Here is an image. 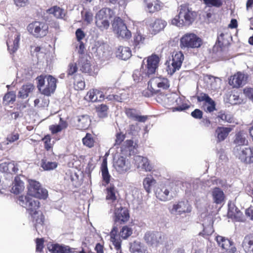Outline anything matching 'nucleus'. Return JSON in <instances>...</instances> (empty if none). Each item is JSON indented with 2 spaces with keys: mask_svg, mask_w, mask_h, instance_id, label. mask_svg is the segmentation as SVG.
I'll use <instances>...</instances> for the list:
<instances>
[{
  "mask_svg": "<svg viewBox=\"0 0 253 253\" xmlns=\"http://www.w3.org/2000/svg\"><path fill=\"white\" fill-rule=\"evenodd\" d=\"M202 43V39L193 33L185 34L180 40V46L181 48H198L201 46Z\"/></svg>",
  "mask_w": 253,
  "mask_h": 253,
  "instance_id": "6",
  "label": "nucleus"
},
{
  "mask_svg": "<svg viewBox=\"0 0 253 253\" xmlns=\"http://www.w3.org/2000/svg\"><path fill=\"white\" fill-rule=\"evenodd\" d=\"M84 16V20L87 23H90L93 20V14L89 11H85Z\"/></svg>",
  "mask_w": 253,
  "mask_h": 253,
  "instance_id": "62",
  "label": "nucleus"
},
{
  "mask_svg": "<svg viewBox=\"0 0 253 253\" xmlns=\"http://www.w3.org/2000/svg\"><path fill=\"white\" fill-rule=\"evenodd\" d=\"M78 68L75 63H71L69 64L67 74L68 76L73 75L77 71Z\"/></svg>",
  "mask_w": 253,
  "mask_h": 253,
  "instance_id": "57",
  "label": "nucleus"
},
{
  "mask_svg": "<svg viewBox=\"0 0 253 253\" xmlns=\"http://www.w3.org/2000/svg\"><path fill=\"white\" fill-rule=\"evenodd\" d=\"M234 142V143L237 145L236 146H240L247 145L248 143L245 135L241 132H239L236 134Z\"/></svg>",
  "mask_w": 253,
  "mask_h": 253,
  "instance_id": "47",
  "label": "nucleus"
},
{
  "mask_svg": "<svg viewBox=\"0 0 253 253\" xmlns=\"http://www.w3.org/2000/svg\"><path fill=\"white\" fill-rule=\"evenodd\" d=\"M211 195L213 202L216 204H221L224 202L225 195L221 189L217 187L213 188Z\"/></svg>",
  "mask_w": 253,
  "mask_h": 253,
  "instance_id": "33",
  "label": "nucleus"
},
{
  "mask_svg": "<svg viewBox=\"0 0 253 253\" xmlns=\"http://www.w3.org/2000/svg\"><path fill=\"white\" fill-rule=\"evenodd\" d=\"M110 9L102 8L99 10L95 16L96 26L101 31L107 29L110 25Z\"/></svg>",
  "mask_w": 253,
  "mask_h": 253,
  "instance_id": "9",
  "label": "nucleus"
},
{
  "mask_svg": "<svg viewBox=\"0 0 253 253\" xmlns=\"http://www.w3.org/2000/svg\"><path fill=\"white\" fill-rule=\"evenodd\" d=\"M34 86L32 84H27L23 85L19 91L18 96L22 98H26L28 97L29 93L32 92Z\"/></svg>",
  "mask_w": 253,
  "mask_h": 253,
  "instance_id": "38",
  "label": "nucleus"
},
{
  "mask_svg": "<svg viewBox=\"0 0 253 253\" xmlns=\"http://www.w3.org/2000/svg\"><path fill=\"white\" fill-rule=\"evenodd\" d=\"M178 15L171 20V24L177 27L189 25L194 20L196 13L186 5H181Z\"/></svg>",
  "mask_w": 253,
  "mask_h": 253,
  "instance_id": "3",
  "label": "nucleus"
},
{
  "mask_svg": "<svg viewBox=\"0 0 253 253\" xmlns=\"http://www.w3.org/2000/svg\"><path fill=\"white\" fill-rule=\"evenodd\" d=\"M47 248L51 253H73L75 252L74 248L58 244H48Z\"/></svg>",
  "mask_w": 253,
  "mask_h": 253,
  "instance_id": "18",
  "label": "nucleus"
},
{
  "mask_svg": "<svg viewBox=\"0 0 253 253\" xmlns=\"http://www.w3.org/2000/svg\"><path fill=\"white\" fill-rule=\"evenodd\" d=\"M3 167V171L5 172L11 173V172H17L18 169L16 164H15L14 162L8 163L7 164H1L0 168Z\"/></svg>",
  "mask_w": 253,
  "mask_h": 253,
  "instance_id": "45",
  "label": "nucleus"
},
{
  "mask_svg": "<svg viewBox=\"0 0 253 253\" xmlns=\"http://www.w3.org/2000/svg\"><path fill=\"white\" fill-rule=\"evenodd\" d=\"M155 179L151 175L145 177L143 181V185L146 191L149 193L151 192L152 188L156 184Z\"/></svg>",
  "mask_w": 253,
  "mask_h": 253,
  "instance_id": "40",
  "label": "nucleus"
},
{
  "mask_svg": "<svg viewBox=\"0 0 253 253\" xmlns=\"http://www.w3.org/2000/svg\"><path fill=\"white\" fill-rule=\"evenodd\" d=\"M169 84L167 78L156 77L151 79L148 87L152 93H157L161 88L166 89L169 87Z\"/></svg>",
  "mask_w": 253,
  "mask_h": 253,
  "instance_id": "11",
  "label": "nucleus"
},
{
  "mask_svg": "<svg viewBox=\"0 0 253 253\" xmlns=\"http://www.w3.org/2000/svg\"><path fill=\"white\" fill-rule=\"evenodd\" d=\"M199 102L205 101V103L211 101L212 99L207 94L202 93L197 96Z\"/></svg>",
  "mask_w": 253,
  "mask_h": 253,
  "instance_id": "59",
  "label": "nucleus"
},
{
  "mask_svg": "<svg viewBox=\"0 0 253 253\" xmlns=\"http://www.w3.org/2000/svg\"><path fill=\"white\" fill-rule=\"evenodd\" d=\"M67 126V123L65 122L62 121V119L60 118V122L59 124L57 125L51 126L49 129L52 133H56L61 131L63 129L66 128Z\"/></svg>",
  "mask_w": 253,
  "mask_h": 253,
  "instance_id": "48",
  "label": "nucleus"
},
{
  "mask_svg": "<svg viewBox=\"0 0 253 253\" xmlns=\"http://www.w3.org/2000/svg\"><path fill=\"white\" fill-rule=\"evenodd\" d=\"M131 253H148L147 248L139 241H134L130 245Z\"/></svg>",
  "mask_w": 253,
  "mask_h": 253,
  "instance_id": "28",
  "label": "nucleus"
},
{
  "mask_svg": "<svg viewBox=\"0 0 253 253\" xmlns=\"http://www.w3.org/2000/svg\"><path fill=\"white\" fill-rule=\"evenodd\" d=\"M146 10L150 13H154L160 9V4L157 0H144Z\"/></svg>",
  "mask_w": 253,
  "mask_h": 253,
  "instance_id": "35",
  "label": "nucleus"
},
{
  "mask_svg": "<svg viewBox=\"0 0 253 253\" xmlns=\"http://www.w3.org/2000/svg\"><path fill=\"white\" fill-rule=\"evenodd\" d=\"M104 98V95L103 92L97 89L89 90L85 96V100L93 102L101 101Z\"/></svg>",
  "mask_w": 253,
  "mask_h": 253,
  "instance_id": "20",
  "label": "nucleus"
},
{
  "mask_svg": "<svg viewBox=\"0 0 253 253\" xmlns=\"http://www.w3.org/2000/svg\"><path fill=\"white\" fill-rule=\"evenodd\" d=\"M126 113L128 118L139 122L144 123L148 118L147 116L139 115L137 111L133 109H126Z\"/></svg>",
  "mask_w": 253,
  "mask_h": 253,
  "instance_id": "26",
  "label": "nucleus"
},
{
  "mask_svg": "<svg viewBox=\"0 0 253 253\" xmlns=\"http://www.w3.org/2000/svg\"><path fill=\"white\" fill-rule=\"evenodd\" d=\"M101 171L103 182V184L106 185L109 183L111 178V175L109 173L107 168V161L106 159L103 160L101 166Z\"/></svg>",
  "mask_w": 253,
  "mask_h": 253,
  "instance_id": "29",
  "label": "nucleus"
},
{
  "mask_svg": "<svg viewBox=\"0 0 253 253\" xmlns=\"http://www.w3.org/2000/svg\"><path fill=\"white\" fill-rule=\"evenodd\" d=\"M145 40V36L142 35L140 32H137L134 38V42L135 46L140 45L143 44Z\"/></svg>",
  "mask_w": 253,
  "mask_h": 253,
  "instance_id": "52",
  "label": "nucleus"
},
{
  "mask_svg": "<svg viewBox=\"0 0 253 253\" xmlns=\"http://www.w3.org/2000/svg\"><path fill=\"white\" fill-rule=\"evenodd\" d=\"M80 70L84 73H89L91 71L90 62L86 59L82 58L79 62Z\"/></svg>",
  "mask_w": 253,
  "mask_h": 253,
  "instance_id": "46",
  "label": "nucleus"
},
{
  "mask_svg": "<svg viewBox=\"0 0 253 253\" xmlns=\"http://www.w3.org/2000/svg\"><path fill=\"white\" fill-rule=\"evenodd\" d=\"M98 116L100 118H104L108 116V107L104 104L98 105L95 107Z\"/></svg>",
  "mask_w": 253,
  "mask_h": 253,
  "instance_id": "42",
  "label": "nucleus"
},
{
  "mask_svg": "<svg viewBox=\"0 0 253 253\" xmlns=\"http://www.w3.org/2000/svg\"><path fill=\"white\" fill-rule=\"evenodd\" d=\"M132 229L126 225L124 226L120 230L119 234L117 235L122 241V239L126 240L132 234Z\"/></svg>",
  "mask_w": 253,
  "mask_h": 253,
  "instance_id": "41",
  "label": "nucleus"
},
{
  "mask_svg": "<svg viewBox=\"0 0 253 253\" xmlns=\"http://www.w3.org/2000/svg\"><path fill=\"white\" fill-rule=\"evenodd\" d=\"M18 200L19 204L29 211L33 218L35 227L38 231V229L42 226L44 219L41 212L37 211L40 202L38 200H33L28 196H20Z\"/></svg>",
  "mask_w": 253,
  "mask_h": 253,
  "instance_id": "2",
  "label": "nucleus"
},
{
  "mask_svg": "<svg viewBox=\"0 0 253 253\" xmlns=\"http://www.w3.org/2000/svg\"><path fill=\"white\" fill-rule=\"evenodd\" d=\"M192 209L191 205L187 201L185 200L178 201L174 204L172 208L169 209V211L172 214L180 215L190 213Z\"/></svg>",
  "mask_w": 253,
  "mask_h": 253,
  "instance_id": "12",
  "label": "nucleus"
},
{
  "mask_svg": "<svg viewBox=\"0 0 253 253\" xmlns=\"http://www.w3.org/2000/svg\"><path fill=\"white\" fill-rule=\"evenodd\" d=\"M19 138V135L17 133H13L9 134L7 137V140L9 142H13L18 140Z\"/></svg>",
  "mask_w": 253,
  "mask_h": 253,
  "instance_id": "64",
  "label": "nucleus"
},
{
  "mask_svg": "<svg viewBox=\"0 0 253 253\" xmlns=\"http://www.w3.org/2000/svg\"><path fill=\"white\" fill-rule=\"evenodd\" d=\"M137 145L131 140H126L123 147L122 151L126 155L131 156L137 153Z\"/></svg>",
  "mask_w": 253,
  "mask_h": 253,
  "instance_id": "23",
  "label": "nucleus"
},
{
  "mask_svg": "<svg viewBox=\"0 0 253 253\" xmlns=\"http://www.w3.org/2000/svg\"><path fill=\"white\" fill-rule=\"evenodd\" d=\"M42 141L44 143V147L47 150H49L51 148L52 145L50 142L51 139L49 135L45 136L44 138H43Z\"/></svg>",
  "mask_w": 253,
  "mask_h": 253,
  "instance_id": "60",
  "label": "nucleus"
},
{
  "mask_svg": "<svg viewBox=\"0 0 253 253\" xmlns=\"http://www.w3.org/2000/svg\"><path fill=\"white\" fill-rule=\"evenodd\" d=\"M38 88L41 93L49 96L56 87V79L50 75H41L37 78Z\"/></svg>",
  "mask_w": 253,
  "mask_h": 253,
  "instance_id": "4",
  "label": "nucleus"
},
{
  "mask_svg": "<svg viewBox=\"0 0 253 253\" xmlns=\"http://www.w3.org/2000/svg\"><path fill=\"white\" fill-rule=\"evenodd\" d=\"M205 3L209 6L220 7L222 4L221 0H203Z\"/></svg>",
  "mask_w": 253,
  "mask_h": 253,
  "instance_id": "56",
  "label": "nucleus"
},
{
  "mask_svg": "<svg viewBox=\"0 0 253 253\" xmlns=\"http://www.w3.org/2000/svg\"><path fill=\"white\" fill-rule=\"evenodd\" d=\"M216 241L218 246L225 250L227 253H236L237 252V249L234 243L228 239L221 236H217Z\"/></svg>",
  "mask_w": 253,
  "mask_h": 253,
  "instance_id": "16",
  "label": "nucleus"
},
{
  "mask_svg": "<svg viewBox=\"0 0 253 253\" xmlns=\"http://www.w3.org/2000/svg\"><path fill=\"white\" fill-rule=\"evenodd\" d=\"M28 189V195L26 196L33 200L34 199L30 196L43 200L46 199L48 196L47 190L42 187L40 183L36 180H29ZM25 196L26 197V196Z\"/></svg>",
  "mask_w": 253,
  "mask_h": 253,
  "instance_id": "5",
  "label": "nucleus"
},
{
  "mask_svg": "<svg viewBox=\"0 0 253 253\" xmlns=\"http://www.w3.org/2000/svg\"><path fill=\"white\" fill-rule=\"evenodd\" d=\"M114 166L119 173L123 174L130 169L131 165L128 159L120 156L114 161Z\"/></svg>",
  "mask_w": 253,
  "mask_h": 253,
  "instance_id": "17",
  "label": "nucleus"
},
{
  "mask_svg": "<svg viewBox=\"0 0 253 253\" xmlns=\"http://www.w3.org/2000/svg\"><path fill=\"white\" fill-rule=\"evenodd\" d=\"M145 60L143 61V64L142 65V69L143 71L146 72L145 76H150L154 74L156 72V69L158 67L159 62V58L156 55H152L149 56L146 60L147 64L144 66Z\"/></svg>",
  "mask_w": 253,
  "mask_h": 253,
  "instance_id": "13",
  "label": "nucleus"
},
{
  "mask_svg": "<svg viewBox=\"0 0 253 253\" xmlns=\"http://www.w3.org/2000/svg\"><path fill=\"white\" fill-rule=\"evenodd\" d=\"M169 98L174 99V104L178 105L177 107L173 108V111H181L188 108L186 104H182V99L176 93L169 94Z\"/></svg>",
  "mask_w": 253,
  "mask_h": 253,
  "instance_id": "30",
  "label": "nucleus"
},
{
  "mask_svg": "<svg viewBox=\"0 0 253 253\" xmlns=\"http://www.w3.org/2000/svg\"><path fill=\"white\" fill-rule=\"evenodd\" d=\"M141 69H142V68ZM146 72L143 71L142 72L141 70H136L134 71L132 78L133 80L136 82L139 83L144 80H145L147 78H149V76H145Z\"/></svg>",
  "mask_w": 253,
  "mask_h": 253,
  "instance_id": "43",
  "label": "nucleus"
},
{
  "mask_svg": "<svg viewBox=\"0 0 253 253\" xmlns=\"http://www.w3.org/2000/svg\"><path fill=\"white\" fill-rule=\"evenodd\" d=\"M204 109L206 112H212L215 109V104L214 101L212 100L210 102H208L204 104Z\"/></svg>",
  "mask_w": 253,
  "mask_h": 253,
  "instance_id": "54",
  "label": "nucleus"
},
{
  "mask_svg": "<svg viewBox=\"0 0 253 253\" xmlns=\"http://www.w3.org/2000/svg\"><path fill=\"white\" fill-rule=\"evenodd\" d=\"M164 236L158 232H147L144 236L145 242L152 246L157 247L162 244L164 241Z\"/></svg>",
  "mask_w": 253,
  "mask_h": 253,
  "instance_id": "15",
  "label": "nucleus"
},
{
  "mask_svg": "<svg viewBox=\"0 0 253 253\" xmlns=\"http://www.w3.org/2000/svg\"><path fill=\"white\" fill-rule=\"evenodd\" d=\"M75 87L77 90H83L85 87V83L82 79L74 81Z\"/></svg>",
  "mask_w": 253,
  "mask_h": 253,
  "instance_id": "58",
  "label": "nucleus"
},
{
  "mask_svg": "<svg viewBox=\"0 0 253 253\" xmlns=\"http://www.w3.org/2000/svg\"><path fill=\"white\" fill-rule=\"evenodd\" d=\"M16 94L13 91L7 92L3 97V102L5 104L13 103L15 100Z\"/></svg>",
  "mask_w": 253,
  "mask_h": 253,
  "instance_id": "50",
  "label": "nucleus"
},
{
  "mask_svg": "<svg viewBox=\"0 0 253 253\" xmlns=\"http://www.w3.org/2000/svg\"><path fill=\"white\" fill-rule=\"evenodd\" d=\"M132 195L133 200H136L138 203H139L142 199V194L138 189H134L132 191Z\"/></svg>",
  "mask_w": 253,
  "mask_h": 253,
  "instance_id": "55",
  "label": "nucleus"
},
{
  "mask_svg": "<svg viewBox=\"0 0 253 253\" xmlns=\"http://www.w3.org/2000/svg\"><path fill=\"white\" fill-rule=\"evenodd\" d=\"M48 26L44 23L35 21L29 24L27 27L28 31L36 38H41L46 35Z\"/></svg>",
  "mask_w": 253,
  "mask_h": 253,
  "instance_id": "10",
  "label": "nucleus"
},
{
  "mask_svg": "<svg viewBox=\"0 0 253 253\" xmlns=\"http://www.w3.org/2000/svg\"><path fill=\"white\" fill-rule=\"evenodd\" d=\"M191 115L194 118L201 119L203 117V112L200 110L196 109L191 113Z\"/></svg>",
  "mask_w": 253,
  "mask_h": 253,
  "instance_id": "63",
  "label": "nucleus"
},
{
  "mask_svg": "<svg viewBox=\"0 0 253 253\" xmlns=\"http://www.w3.org/2000/svg\"><path fill=\"white\" fill-rule=\"evenodd\" d=\"M184 60V55L181 51L176 52L172 56L170 65L167 67L168 74L172 75L177 70H178L182 65Z\"/></svg>",
  "mask_w": 253,
  "mask_h": 253,
  "instance_id": "14",
  "label": "nucleus"
},
{
  "mask_svg": "<svg viewBox=\"0 0 253 253\" xmlns=\"http://www.w3.org/2000/svg\"><path fill=\"white\" fill-rule=\"evenodd\" d=\"M107 191L106 199L111 200L112 202L115 201L116 200L115 187L113 186L108 188Z\"/></svg>",
  "mask_w": 253,
  "mask_h": 253,
  "instance_id": "53",
  "label": "nucleus"
},
{
  "mask_svg": "<svg viewBox=\"0 0 253 253\" xmlns=\"http://www.w3.org/2000/svg\"><path fill=\"white\" fill-rule=\"evenodd\" d=\"M118 97L117 98V101L122 102L128 98L129 95V91L127 89H120L117 93Z\"/></svg>",
  "mask_w": 253,
  "mask_h": 253,
  "instance_id": "49",
  "label": "nucleus"
},
{
  "mask_svg": "<svg viewBox=\"0 0 253 253\" xmlns=\"http://www.w3.org/2000/svg\"><path fill=\"white\" fill-rule=\"evenodd\" d=\"M129 214L128 211L125 208L122 206L115 207L114 216L113 218L114 225L110 232V241L113 245L118 250L120 248L121 242L120 238L117 235L118 232V225L126 223L129 219Z\"/></svg>",
  "mask_w": 253,
  "mask_h": 253,
  "instance_id": "1",
  "label": "nucleus"
},
{
  "mask_svg": "<svg viewBox=\"0 0 253 253\" xmlns=\"http://www.w3.org/2000/svg\"><path fill=\"white\" fill-rule=\"evenodd\" d=\"M57 167V163L55 162H50L46 159H42L41 167L45 170H51Z\"/></svg>",
  "mask_w": 253,
  "mask_h": 253,
  "instance_id": "44",
  "label": "nucleus"
},
{
  "mask_svg": "<svg viewBox=\"0 0 253 253\" xmlns=\"http://www.w3.org/2000/svg\"><path fill=\"white\" fill-rule=\"evenodd\" d=\"M83 144L89 148L93 146L94 140L91 134L87 133L84 137L83 138Z\"/></svg>",
  "mask_w": 253,
  "mask_h": 253,
  "instance_id": "51",
  "label": "nucleus"
},
{
  "mask_svg": "<svg viewBox=\"0 0 253 253\" xmlns=\"http://www.w3.org/2000/svg\"><path fill=\"white\" fill-rule=\"evenodd\" d=\"M114 32L119 38L128 39L131 37V32L120 17L115 18L112 23Z\"/></svg>",
  "mask_w": 253,
  "mask_h": 253,
  "instance_id": "8",
  "label": "nucleus"
},
{
  "mask_svg": "<svg viewBox=\"0 0 253 253\" xmlns=\"http://www.w3.org/2000/svg\"><path fill=\"white\" fill-rule=\"evenodd\" d=\"M134 164L138 169H144L146 171H151L153 168L149 164L147 158L141 156L136 155L133 157Z\"/></svg>",
  "mask_w": 253,
  "mask_h": 253,
  "instance_id": "19",
  "label": "nucleus"
},
{
  "mask_svg": "<svg viewBox=\"0 0 253 253\" xmlns=\"http://www.w3.org/2000/svg\"><path fill=\"white\" fill-rule=\"evenodd\" d=\"M116 54L119 59L126 60L131 56V51L128 47L120 46L118 48Z\"/></svg>",
  "mask_w": 253,
  "mask_h": 253,
  "instance_id": "27",
  "label": "nucleus"
},
{
  "mask_svg": "<svg viewBox=\"0 0 253 253\" xmlns=\"http://www.w3.org/2000/svg\"><path fill=\"white\" fill-rule=\"evenodd\" d=\"M166 21L157 19L150 24V32L153 35H156L164 30L167 25Z\"/></svg>",
  "mask_w": 253,
  "mask_h": 253,
  "instance_id": "21",
  "label": "nucleus"
},
{
  "mask_svg": "<svg viewBox=\"0 0 253 253\" xmlns=\"http://www.w3.org/2000/svg\"><path fill=\"white\" fill-rule=\"evenodd\" d=\"M246 78L245 75L238 72L234 75L229 81L230 84L234 87H239L245 84Z\"/></svg>",
  "mask_w": 253,
  "mask_h": 253,
  "instance_id": "25",
  "label": "nucleus"
},
{
  "mask_svg": "<svg viewBox=\"0 0 253 253\" xmlns=\"http://www.w3.org/2000/svg\"><path fill=\"white\" fill-rule=\"evenodd\" d=\"M244 93L253 102V88L246 87L244 89Z\"/></svg>",
  "mask_w": 253,
  "mask_h": 253,
  "instance_id": "61",
  "label": "nucleus"
},
{
  "mask_svg": "<svg viewBox=\"0 0 253 253\" xmlns=\"http://www.w3.org/2000/svg\"><path fill=\"white\" fill-rule=\"evenodd\" d=\"M231 131V128L230 127H218L214 134L217 142H219L225 140Z\"/></svg>",
  "mask_w": 253,
  "mask_h": 253,
  "instance_id": "24",
  "label": "nucleus"
},
{
  "mask_svg": "<svg viewBox=\"0 0 253 253\" xmlns=\"http://www.w3.org/2000/svg\"><path fill=\"white\" fill-rule=\"evenodd\" d=\"M90 124V120L88 115H83L78 117L77 126L79 129H86Z\"/></svg>",
  "mask_w": 253,
  "mask_h": 253,
  "instance_id": "32",
  "label": "nucleus"
},
{
  "mask_svg": "<svg viewBox=\"0 0 253 253\" xmlns=\"http://www.w3.org/2000/svg\"><path fill=\"white\" fill-rule=\"evenodd\" d=\"M24 188V182L20 179V177L16 176L13 183L11 192L14 194H18L22 192Z\"/></svg>",
  "mask_w": 253,
  "mask_h": 253,
  "instance_id": "36",
  "label": "nucleus"
},
{
  "mask_svg": "<svg viewBox=\"0 0 253 253\" xmlns=\"http://www.w3.org/2000/svg\"><path fill=\"white\" fill-rule=\"evenodd\" d=\"M155 194L157 198L162 201H169L172 198L169 188L166 187L157 189Z\"/></svg>",
  "mask_w": 253,
  "mask_h": 253,
  "instance_id": "22",
  "label": "nucleus"
},
{
  "mask_svg": "<svg viewBox=\"0 0 253 253\" xmlns=\"http://www.w3.org/2000/svg\"><path fill=\"white\" fill-rule=\"evenodd\" d=\"M14 38L12 42L9 39L6 42L8 50L11 53L15 52L19 47V42L20 39V34L18 33L15 34Z\"/></svg>",
  "mask_w": 253,
  "mask_h": 253,
  "instance_id": "34",
  "label": "nucleus"
},
{
  "mask_svg": "<svg viewBox=\"0 0 253 253\" xmlns=\"http://www.w3.org/2000/svg\"><path fill=\"white\" fill-rule=\"evenodd\" d=\"M233 153L242 162L247 164L253 163V148L236 146Z\"/></svg>",
  "mask_w": 253,
  "mask_h": 253,
  "instance_id": "7",
  "label": "nucleus"
},
{
  "mask_svg": "<svg viewBox=\"0 0 253 253\" xmlns=\"http://www.w3.org/2000/svg\"><path fill=\"white\" fill-rule=\"evenodd\" d=\"M241 215L242 213L234 204L231 203L228 204V215L229 217L239 220Z\"/></svg>",
  "mask_w": 253,
  "mask_h": 253,
  "instance_id": "39",
  "label": "nucleus"
},
{
  "mask_svg": "<svg viewBox=\"0 0 253 253\" xmlns=\"http://www.w3.org/2000/svg\"><path fill=\"white\" fill-rule=\"evenodd\" d=\"M47 12L53 16L59 19H63L66 15V11L64 9L60 7L54 6L47 10Z\"/></svg>",
  "mask_w": 253,
  "mask_h": 253,
  "instance_id": "37",
  "label": "nucleus"
},
{
  "mask_svg": "<svg viewBox=\"0 0 253 253\" xmlns=\"http://www.w3.org/2000/svg\"><path fill=\"white\" fill-rule=\"evenodd\" d=\"M242 247L247 253H253V234H250L244 237Z\"/></svg>",
  "mask_w": 253,
  "mask_h": 253,
  "instance_id": "31",
  "label": "nucleus"
}]
</instances>
